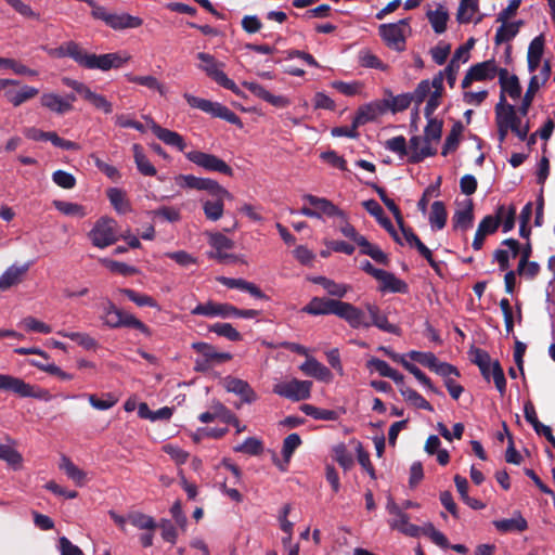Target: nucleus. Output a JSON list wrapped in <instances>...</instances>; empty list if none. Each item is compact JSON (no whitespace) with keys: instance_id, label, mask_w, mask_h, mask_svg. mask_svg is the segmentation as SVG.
<instances>
[{"instance_id":"f257e3e1","label":"nucleus","mask_w":555,"mask_h":555,"mask_svg":"<svg viewBox=\"0 0 555 555\" xmlns=\"http://www.w3.org/2000/svg\"><path fill=\"white\" fill-rule=\"evenodd\" d=\"M56 52L59 56H68L73 59L83 68L100 69L103 72H107L112 68H120L130 60V55L120 52L100 55L88 53L87 50L75 41L64 43L56 50Z\"/></svg>"},{"instance_id":"f03ea898","label":"nucleus","mask_w":555,"mask_h":555,"mask_svg":"<svg viewBox=\"0 0 555 555\" xmlns=\"http://www.w3.org/2000/svg\"><path fill=\"white\" fill-rule=\"evenodd\" d=\"M302 311L311 315L334 314L345 320L350 327L366 325L363 323V310L354 305L337 299H327L313 297L310 302L302 308Z\"/></svg>"},{"instance_id":"7ed1b4c3","label":"nucleus","mask_w":555,"mask_h":555,"mask_svg":"<svg viewBox=\"0 0 555 555\" xmlns=\"http://www.w3.org/2000/svg\"><path fill=\"white\" fill-rule=\"evenodd\" d=\"M495 122L498 126L499 139H505L508 131H512L518 139H527L529 126H521L514 105L506 102V96L501 95L495 105Z\"/></svg>"},{"instance_id":"20e7f679","label":"nucleus","mask_w":555,"mask_h":555,"mask_svg":"<svg viewBox=\"0 0 555 555\" xmlns=\"http://www.w3.org/2000/svg\"><path fill=\"white\" fill-rule=\"evenodd\" d=\"M385 149L408 163H418L437 152L433 141H385Z\"/></svg>"},{"instance_id":"39448f33","label":"nucleus","mask_w":555,"mask_h":555,"mask_svg":"<svg viewBox=\"0 0 555 555\" xmlns=\"http://www.w3.org/2000/svg\"><path fill=\"white\" fill-rule=\"evenodd\" d=\"M197 59L202 62L199 68L205 72L211 80L220 87L232 91L236 95H242V91L237 85L223 72V63L218 62L214 55L205 52H199L197 54Z\"/></svg>"},{"instance_id":"423d86ee","label":"nucleus","mask_w":555,"mask_h":555,"mask_svg":"<svg viewBox=\"0 0 555 555\" xmlns=\"http://www.w3.org/2000/svg\"><path fill=\"white\" fill-rule=\"evenodd\" d=\"M116 125L121 128H133L144 135L151 132L157 139H182L178 132L160 127L149 117H144V121H138L129 115H119L116 117Z\"/></svg>"},{"instance_id":"0eeeda50","label":"nucleus","mask_w":555,"mask_h":555,"mask_svg":"<svg viewBox=\"0 0 555 555\" xmlns=\"http://www.w3.org/2000/svg\"><path fill=\"white\" fill-rule=\"evenodd\" d=\"M91 243L98 248H106L119 240L117 222L108 217H101L89 232Z\"/></svg>"},{"instance_id":"6e6552de","label":"nucleus","mask_w":555,"mask_h":555,"mask_svg":"<svg viewBox=\"0 0 555 555\" xmlns=\"http://www.w3.org/2000/svg\"><path fill=\"white\" fill-rule=\"evenodd\" d=\"M183 96L191 107L198 108L212 117L221 118L230 124L242 126L240 117L225 105L189 93H184Z\"/></svg>"},{"instance_id":"1a4fd4ad","label":"nucleus","mask_w":555,"mask_h":555,"mask_svg":"<svg viewBox=\"0 0 555 555\" xmlns=\"http://www.w3.org/2000/svg\"><path fill=\"white\" fill-rule=\"evenodd\" d=\"M312 382L292 378L282 380L273 386V392L292 401H301L311 396Z\"/></svg>"},{"instance_id":"9d476101","label":"nucleus","mask_w":555,"mask_h":555,"mask_svg":"<svg viewBox=\"0 0 555 555\" xmlns=\"http://www.w3.org/2000/svg\"><path fill=\"white\" fill-rule=\"evenodd\" d=\"M0 390L11 391L22 398L48 399L46 390L35 388L22 378L9 374H0Z\"/></svg>"},{"instance_id":"9b49d317","label":"nucleus","mask_w":555,"mask_h":555,"mask_svg":"<svg viewBox=\"0 0 555 555\" xmlns=\"http://www.w3.org/2000/svg\"><path fill=\"white\" fill-rule=\"evenodd\" d=\"M386 509L392 518L388 521L391 529L398 530L408 537H418L421 534V527L413 525L409 520V515L405 514L391 499L388 500Z\"/></svg>"},{"instance_id":"f8f14e48","label":"nucleus","mask_w":555,"mask_h":555,"mask_svg":"<svg viewBox=\"0 0 555 555\" xmlns=\"http://www.w3.org/2000/svg\"><path fill=\"white\" fill-rule=\"evenodd\" d=\"M365 310L370 315V320L366 319L365 312L363 311L362 320L364 321L363 323H365L366 325L353 327L354 330L370 328L371 326H376L378 330L386 333L395 335L400 334V328L388 321L387 315L380 311L377 305L367 302L365 304Z\"/></svg>"},{"instance_id":"ddd939ff","label":"nucleus","mask_w":555,"mask_h":555,"mask_svg":"<svg viewBox=\"0 0 555 555\" xmlns=\"http://www.w3.org/2000/svg\"><path fill=\"white\" fill-rule=\"evenodd\" d=\"M76 101L75 94L70 93L61 96L54 92H44L40 96V105L49 112L59 116L65 115L74 109L73 103Z\"/></svg>"},{"instance_id":"4468645a","label":"nucleus","mask_w":555,"mask_h":555,"mask_svg":"<svg viewBox=\"0 0 555 555\" xmlns=\"http://www.w3.org/2000/svg\"><path fill=\"white\" fill-rule=\"evenodd\" d=\"M105 23L106 26L114 30H122L127 28H138L143 24L142 18L130 15L128 13H111L104 8L98 12V18Z\"/></svg>"},{"instance_id":"2eb2a0df","label":"nucleus","mask_w":555,"mask_h":555,"mask_svg":"<svg viewBox=\"0 0 555 555\" xmlns=\"http://www.w3.org/2000/svg\"><path fill=\"white\" fill-rule=\"evenodd\" d=\"M177 184L183 188L205 190L208 191L209 194L218 192L221 195L223 194L227 195L229 198H233V195L227 189H224L217 181L211 179L197 178L191 175H182L177 178Z\"/></svg>"},{"instance_id":"dca6fc26","label":"nucleus","mask_w":555,"mask_h":555,"mask_svg":"<svg viewBox=\"0 0 555 555\" xmlns=\"http://www.w3.org/2000/svg\"><path fill=\"white\" fill-rule=\"evenodd\" d=\"M188 158L206 170L221 172L227 176L233 175L232 168L215 155L203 152H190Z\"/></svg>"},{"instance_id":"f3484780","label":"nucleus","mask_w":555,"mask_h":555,"mask_svg":"<svg viewBox=\"0 0 555 555\" xmlns=\"http://www.w3.org/2000/svg\"><path fill=\"white\" fill-rule=\"evenodd\" d=\"M386 106L387 104L380 103V101H374L360 106L352 119L353 128L358 129L360 126L377 119L385 114Z\"/></svg>"},{"instance_id":"a211bd4d","label":"nucleus","mask_w":555,"mask_h":555,"mask_svg":"<svg viewBox=\"0 0 555 555\" xmlns=\"http://www.w3.org/2000/svg\"><path fill=\"white\" fill-rule=\"evenodd\" d=\"M378 34L390 49L397 51L405 49V39L399 24H382L378 27Z\"/></svg>"},{"instance_id":"6ab92c4d","label":"nucleus","mask_w":555,"mask_h":555,"mask_svg":"<svg viewBox=\"0 0 555 555\" xmlns=\"http://www.w3.org/2000/svg\"><path fill=\"white\" fill-rule=\"evenodd\" d=\"M223 387L228 392H233L241 397L242 401L245 403H251L257 400V395L254 389L247 382L241 378L227 376L223 379Z\"/></svg>"},{"instance_id":"aec40b11","label":"nucleus","mask_w":555,"mask_h":555,"mask_svg":"<svg viewBox=\"0 0 555 555\" xmlns=\"http://www.w3.org/2000/svg\"><path fill=\"white\" fill-rule=\"evenodd\" d=\"M363 206L366 211L372 215L377 222L392 236V238L400 245H402L399 232L395 229L390 219L384 214L382 206L375 199H369L363 202Z\"/></svg>"},{"instance_id":"412c9836","label":"nucleus","mask_w":555,"mask_h":555,"mask_svg":"<svg viewBox=\"0 0 555 555\" xmlns=\"http://www.w3.org/2000/svg\"><path fill=\"white\" fill-rule=\"evenodd\" d=\"M234 306L230 304H217L214 301H207L205 304L197 305L191 313L194 315H204L209 318H232Z\"/></svg>"},{"instance_id":"4be33fe9","label":"nucleus","mask_w":555,"mask_h":555,"mask_svg":"<svg viewBox=\"0 0 555 555\" xmlns=\"http://www.w3.org/2000/svg\"><path fill=\"white\" fill-rule=\"evenodd\" d=\"M211 198L201 199L205 217L210 221H218L222 218L224 212V201H232L227 195H221L218 192L210 194Z\"/></svg>"},{"instance_id":"5701e85b","label":"nucleus","mask_w":555,"mask_h":555,"mask_svg":"<svg viewBox=\"0 0 555 555\" xmlns=\"http://www.w3.org/2000/svg\"><path fill=\"white\" fill-rule=\"evenodd\" d=\"M74 90H76L85 100L90 102L95 108L103 111L105 114H109L113 111L111 102L106 100L105 96L94 93L83 83L74 81L69 85Z\"/></svg>"},{"instance_id":"b1692460","label":"nucleus","mask_w":555,"mask_h":555,"mask_svg":"<svg viewBox=\"0 0 555 555\" xmlns=\"http://www.w3.org/2000/svg\"><path fill=\"white\" fill-rule=\"evenodd\" d=\"M30 263L12 264L0 276V291H8L12 286L20 284L28 272Z\"/></svg>"},{"instance_id":"393cba45","label":"nucleus","mask_w":555,"mask_h":555,"mask_svg":"<svg viewBox=\"0 0 555 555\" xmlns=\"http://www.w3.org/2000/svg\"><path fill=\"white\" fill-rule=\"evenodd\" d=\"M304 199L307 201L314 208V210L319 211L321 217L326 216L346 219V215L325 197H318L311 194H306Z\"/></svg>"},{"instance_id":"a878e982","label":"nucleus","mask_w":555,"mask_h":555,"mask_svg":"<svg viewBox=\"0 0 555 555\" xmlns=\"http://www.w3.org/2000/svg\"><path fill=\"white\" fill-rule=\"evenodd\" d=\"M499 82L501 86L500 96L508 94L513 100L519 99L521 95V86L516 75H508L506 68L499 69Z\"/></svg>"},{"instance_id":"bb28decb","label":"nucleus","mask_w":555,"mask_h":555,"mask_svg":"<svg viewBox=\"0 0 555 555\" xmlns=\"http://www.w3.org/2000/svg\"><path fill=\"white\" fill-rule=\"evenodd\" d=\"M453 229L465 232L473 227L474 223V206L472 199H467L465 205L457 209L452 218Z\"/></svg>"},{"instance_id":"cd10ccee","label":"nucleus","mask_w":555,"mask_h":555,"mask_svg":"<svg viewBox=\"0 0 555 555\" xmlns=\"http://www.w3.org/2000/svg\"><path fill=\"white\" fill-rule=\"evenodd\" d=\"M300 370L310 377L318 380L330 383L333 378L332 372L314 358H308L301 365Z\"/></svg>"},{"instance_id":"c85d7f7f","label":"nucleus","mask_w":555,"mask_h":555,"mask_svg":"<svg viewBox=\"0 0 555 555\" xmlns=\"http://www.w3.org/2000/svg\"><path fill=\"white\" fill-rule=\"evenodd\" d=\"M218 281L229 287V288H236L243 292L249 293L253 297L258 299L266 298V295L261 292V289L256 286L254 283L248 282L243 279H233V278H227V276H219Z\"/></svg>"},{"instance_id":"c756f323","label":"nucleus","mask_w":555,"mask_h":555,"mask_svg":"<svg viewBox=\"0 0 555 555\" xmlns=\"http://www.w3.org/2000/svg\"><path fill=\"white\" fill-rule=\"evenodd\" d=\"M39 93V90L31 86H23L20 90L8 89L4 90V98L13 106L17 107L28 100H31Z\"/></svg>"},{"instance_id":"7c9ffc66","label":"nucleus","mask_w":555,"mask_h":555,"mask_svg":"<svg viewBox=\"0 0 555 555\" xmlns=\"http://www.w3.org/2000/svg\"><path fill=\"white\" fill-rule=\"evenodd\" d=\"M60 469L79 487L85 486L88 481L87 473L80 469L65 455L61 457Z\"/></svg>"},{"instance_id":"2f4dec72","label":"nucleus","mask_w":555,"mask_h":555,"mask_svg":"<svg viewBox=\"0 0 555 555\" xmlns=\"http://www.w3.org/2000/svg\"><path fill=\"white\" fill-rule=\"evenodd\" d=\"M493 526L502 533L512 531L521 532L528 527L527 520L519 513L512 518L494 520Z\"/></svg>"},{"instance_id":"473e14b6","label":"nucleus","mask_w":555,"mask_h":555,"mask_svg":"<svg viewBox=\"0 0 555 555\" xmlns=\"http://www.w3.org/2000/svg\"><path fill=\"white\" fill-rule=\"evenodd\" d=\"M503 244L508 246V249H498L494 253V259L498 261L502 271L508 268L509 257L515 258L519 251V244L514 238H507Z\"/></svg>"},{"instance_id":"72a5a7b5","label":"nucleus","mask_w":555,"mask_h":555,"mask_svg":"<svg viewBox=\"0 0 555 555\" xmlns=\"http://www.w3.org/2000/svg\"><path fill=\"white\" fill-rule=\"evenodd\" d=\"M476 81L490 80L499 75V69L493 60L477 63L469 68Z\"/></svg>"},{"instance_id":"f704fd0d","label":"nucleus","mask_w":555,"mask_h":555,"mask_svg":"<svg viewBox=\"0 0 555 555\" xmlns=\"http://www.w3.org/2000/svg\"><path fill=\"white\" fill-rule=\"evenodd\" d=\"M481 374L487 380H490V378L493 379L494 385L501 395L505 393L506 379L504 376L503 369L501 367L499 361H492L488 365L487 370H485V373Z\"/></svg>"},{"instance_id":"c9c22d12","label":"nucleus","mask_w":555,"mask_h":555,"mask_svg":"<svg viewBox=\"0 0 555 555\" xmlns=\"http://www.w3.org/2000/svg\"><path fill=\"white\" fill-rule=\"evenodd\" d=\"M426 16L436 34H442L447 30L449 13L442 5H438L435 11L429 10Z\"/></svg>"},{"instance_id":"e433bc0d","label":"nucleus","mask_w":555,"mask_h":555,"mask_svg":"<svg viewBox=\"0 0 555 555\" xmlns=\"http://www.w3.org/2000/svg\"><path fill=\"white\" fill-rule=\"evenodd\" d=\"M521 25L522 21H517L513 23H502V25L496 29L494 36V43L496 46H500L504 42L511 41L513 38L517 36Z\"/></svg>"},{"instance_id":"4c0bfd02","label":"nucleus","mask_w":555,"mask_h":555,"mask_svg":"<svg viewBox=\"0 0 555 555\" xmlns=\"http://www.w3.org/2000/svg\"><path fill=\"white\" fill-rule=\"evenodd\" d=\"M380 282L382 292L401 293L404 294L408 291V285L393 273L384 271V274L377 280Z\"/></svg>"},{"instance_id":"58836bf2","label":"nucleus","mask_w":555,"mask_h":555,"mask_svg":"<svg viewBox=\"0 0 555 555\" xmlns=\"http://www.w3.org/2000/svg\"><path fill=\"white\" fill-rule=\"evenodd\" d=\"M311 281L315 284L321 285L330 295L343 298L348 293L350 286L341 283H336L325 276H315Z\"/></svg>"},{"instance_id":"ea45409f","label":"nucleus","mask_w":555,"mask_h":555,"mask_svg":"<svg viewBox=\"0 0 555 555\" xmlns=\"http://www.w3.org/2000/svg\"><path fill=\"white\" fill-rule=\"evenodd\" d=\"M56 334L62 337L69 338L86 350H94L98 347L96 340L87 333L61 330L57 331Z\"/></svg>"},{"instance_id":"a19ab883","label":"nucleus","mask_w":555,"mask_h":555,"mask_svg":"<svg viewBox=\"0 0 555 555\" xmlns=\"http://www.w3.org/2000/svg\"><path fill=\"white\" fill-rule=\"evenodd\" d=\"M447 210L442 202L436 201L431 204V210L429 214V223L434 230H442L447 223Z\"/></svg>"},{"instance_id":"79ce46f5","label":"nucleus","mask_w":555,"mask_h":555,"mask_svg":"<svg viewBox=\"0 0 555 555\" xmlns=\"http://www.w3.org/2000/svg\"><path fill=\"white\" fill-rule=\"evenodd\" d=\"M117 292L127 296V298L134 302L138 307H151L157 310L160 309L158 302L149 295L138 293L131 288H120Z\"/></svg>"},{"instance_id":"37998d69","label":"nucleus","mask_w":555,"mask_h":555,"mask_svg":"<svg viewBox=\"0 0 555 555\" xmlns=\"http://www.w3.org/2000/svg\"><path fill=\"white\" fill-rule=\"evenodd\" d=\"M540 89V79L538 75L531 76L527 91L522 98L521 105L518 108V113L521 116H526L532 104L537 91Z\"/></svg>"},{"instance_id":"c03bdc74","label":"nucleus","mask_w":555,"mask_h":555,"mask_svg":"<svg viewBox=\"0 0 555 555\" xmlns=\"http://www.w3.org/2000/svg\"><path fill=\"white\" fill-rule=\"evenodd\" d=\"M107 197L117 212L126 214L130 210L129 201L122 190L118 188H111L107 190Z\"/></svg>"},{"instance_id":"a18cd8bd","label":"nucleus","mask_w":555,"mask_h":555,"mask_svg":"<svg viewBox=\"0 0 555 555\" xmlns=\"http://www.w3.org/2000/svg\"><path fill=\"white\" fill-rule=\"evenodd\" d=\"M53 206L60 212L69 217L83 218L88 214V210L85 206L73 202L54 201Z\"/></svg>"},{"instance_id":"49530a36","label":"nucleus","mask_w":555,"mask_h":555,"mask_svg":"<svg viewBox=\"0 0 555 555\" xmlns=\"http://www.w3.org/2000/svg\"><path fill=\"white\" fill-rule=\"evenodd\" d=\"M380 103L387 104L385 107V113L387 111H391L392 113L405 111L411 103L414 101L411 93H403L397 96H392L391 99L379 100Z\"/></svg>"},{"instance_id":"de8ad7c7","label":"nucleus","mask_w":555,"mask_h":555,"mask_svg":"<svg viewBox=\"0 0 555 555\" xmlns=\"http://www.w3.org/2000/svg\"><path fill=\"white\" fill-rule=\"evenodd\" d=\"M479 10L478 0H461L457 13L456 21L460 24H468L473 20V15Z\"/></svg>"},{"instance_id":"09e8293b","label":"nucleus","mask_w":555,"mask_h":555,"mask_svg":"<svg viewBox=\"0 0 555 555\" xmlns=\"http://www.w3.org/2000/svg\"><path fill=\"white\" fill-rule=\"evenodd\" d=\"M400 393L405 401L417 409H424L430 412L434 410L433 405L425 398L408 386L400 387Z\"/></svg>"},{"instance_id":"8fccbe9b","label":"nucleus","mask_w":555,"mask_h":555,"mask_svg":"<svg viewBox=\"0 0 555 555\" xmlns=\"http://www.w3.org/2000/svg\"><path fill=\"white\" fill-rule=\"evenodd\" d=\"M300 444H301V439L298 434H291L284 439L282 454H283V457L285 459V464L280 465V470H282V472L286 470L294 451Z\"/></svg>"},{"instance_id":"3c124183","label":"nucleus","mask_w":555,"mask_h":555,"mask_svg":"<svg viewBox=\"0 0 555 555\" xmlns=\"http://www.w3.org/2000/svg\"><path fill=\"white\" fill-rule=\"evenodd\" d=\"M0 460L7 462L13 469H20L23 462L22 454L9 444H0Z\"/></svg>"},{"instance_id":"603ef678","label":"nucleus","mask_w":555,"mask_h":555,"mask_svg":"<svg viewBox=\"0 0 555 555\" xmlns=\"http://www.w3.org/2000/svg\"><path fill=\"white\" fill-rule=\"evenodd\" d=\"M128 520L133 527L141 530L153 531L157 526L153 517L140 512L129 513Z\"/></svg>"},{"instance_id":"864d4df0","label":"nucleus","mask_w":555,"mask_h":555,"mask_svg":"<svg viewBox=\"0 0 555 555\" xmlns=\"http://www.w3.org/2000/svg\"><path fill=\"white\" fill-rule=\"evenodd\" d=\"M134 162L138 170L144 176H155L156 169L150 163L147 157L143 154L141 147L138 144L133 145Z\"/></svg>"},{"instance_id":"5fc2aeb1","label":"nucleus","mask_w":555,"mask_h":555,"mask_svg":"<svg viewBox=\"0 0 555 555\" xmlns=\"http://www.w3.org/2000/svg\"><path fill=\"white\" fill-rule=\"evenodd\" d=\"M300 410L308 416L314 420L323 421H335L337 420V413L333 410L320 409L312 404H304Z\"/></svg>"},{"instance_id":"6e6d98bb","label":"nucleus","mask_w":555,"mask_h":555,"mask_svg":"<svg viewBox=\"0 0 555 555\" xmlns=\"http://www.w3.org/2000/svg\"><path fill=\"white\" fill-rule=\"evenodd\" d=\"M100 263H102L105 268H107L109 271L119 273L121 275H132L138 272L135 267L129 266L125 262L112 260L109 258H101L99 259Z\"/></svg>"},{"instance_id":"4d7b16f0","label":"nucleus","mask_w":555,"mask_h":555,"mask_svg":"<svg viewBox=\"0 0 555 555\" xmlns=\"http://www.w3.org/2000/svg\"><path fill=\"white\" fill-rule=\"evenodd\" d=\"M233 450L234 452L245 453L248 455H258L262 452L263 446L259 439L248 437L243 443L235 446Z\"/></svg>"},{"instance_id":"13d9d810","label":"nucleus","mask_w":555,"mask_h":555,"mask_svg":"<svg viewBox=\"0 0 555 555\" xmlns=\"http://www.w3.org/2000/svg\"><path fill=\"white\" fill-rule=\"evenodd\" d=\"M515 212L514 207L506 208L504 205L498 207L496 216L500 219V224L502 223L504 233L509 232L514 228Z\"/></svg>"},{"instance_id":"bf43d9fd","label":"nucleus","mask_w":555,"mask_h":555,"mask_svg":"<svg viewBox=\"0 0 555 555\" xmlns=\"http://www.w3.org/2000/svg\"><path fill=\"white\" fill-rule=\"evenodd\" d=\"M88 401L91 406L99 411H106L117 403V398L112 393H104L103 398H98L95 395H87Z\"/></svg>"},{"instance_id":"052dcab7","label":"nucleus","mask_w":555,"mask_h":555,"mask_svg":"<svg viewBox=\"0 0 555 555\" xmlns=\"http://www.w3.org/2000/svg\"><path fill=\"white\" fill-rule=\"evenodd\" d=\"M443 121L436 118H427V125L425 127V134L422 139H441ZM411 139H421L420 137H412Z\"/></svg>"},{"instance_id":"680f3d73","label":"nucleus","mask_w":555,"mask_h":555,"mask_svg":"<svg viewBox=\"0 0 555 555\" xmlns=\"http://www.w3.org/2000/svg\"><path fill=\"white\" fill-rule=\"evenodd\" d=\"M210 331L219 336L228 338L231 341H238L242 338L240 332L230 323H216L210 327Z\"/></svg>"},{"instance_id":"e2e57ef3","label":"nucleus","mask_w":555,"mask_h":555,"mask_svg":"<svg viewBox=\"0 0 555 555\" xmlns=\"http://www.w3.org/2000/svg\"><path fill=\"white\" fill-rule=\"evenodd\" d=\"M20 326H22L27 332L42 333L49 334L52 332L50 325L46 324L42 321L37 320L34 317H26L20 322Z\"/></svg>"},{"instance_id":"0e129e2a","label":"nucleus","mask_w":555,"mask_h":555,"mask_svg":"<svg viewBox=\"0 0 555 555\" xmlns=\"http://www.w3.org/2000/svg\"><path fill=\"white\" fill-rule=\"evenodd\" d=\"M128 80L151 90H157L160 94L165 93L164 86L154 76H128Z\"/></svg>"},{"instance_id":"69168bd1","label":"nucleus","mask_w":555,"mask_h":555,"mask_svg":"<svg viewBox=\"0 0 555 555\" xmlns=\"http://www.w3.org/2000/svg\"><path fill=\"white\" fill-rule=\"evenodd\" d=\"M421 533L428 535L431 539V541L438 546L442 548L449 547V541L447 537L442 532L438 531L433 526V524L428 522L424 527H421Z\"/></svg>"},{"instance_id":"338daca9","label":"nucleus","mask_w":555,"mask_h":555,"mask_svg":"<svg viewBox=\"0 0 555 555\" xmlns=\"http://www.w3.org/2000/svg\"><path fill=\"white\" fill-rule=\"evenodd\" d=\"M320 158L328 166L339 169L341 171L347 170V163L345 158L338 155L335 151H325L320 154Z\"/></svg>"},{"instance_id":"774afa93","label":"nucleus","mask_w":555,"mask_h":555,"mask_svg":"<svg viewBox=\"0 0 555 555\" xmlns=\"http://www.w3.org/2000/svg\"><path fill=\"white\" fill-rule=\"evenodd\" d=\"M335 460L344 469H350L353 465V456L344 444L334 448Z\"/></svg>"}]
</instances>
